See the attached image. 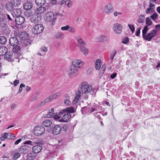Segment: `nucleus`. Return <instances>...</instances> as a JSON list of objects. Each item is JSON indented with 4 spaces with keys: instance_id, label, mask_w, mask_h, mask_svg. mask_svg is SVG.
I'll return each mask as SVG.
<instances>
[{
    "instance_id": "0e129e2a",
    "label": "nucleus",
    "mask_w": 160,
    "mask_h": 160,
    "mask_svg": "<svg viewBox=\"0 0 160 160\" xmlns=\"http://www.w3.org/2000/svg\"><path fill=\"white\" fill-rule=\"evenodd\" d=\"M41 50L44 52H46L47 51V48L46 47H42L40 48Z\"/></svg>"
},
{
    "instance_id": "b1692460",
    "label": "nucleus",
    "mask_w": 160,
    "mask_h": 160,
    "mask_svg": "<svg viewBox=\"0 0 160 160\" xmlns=\"http://www.w3.org/2000/svg\"><path fill=\"white\" fill-rule=\"evenodd\" d=\"M52 124V121L50 120H46L43 121L42 124L46 127H50Z\"/></svg>"
},
{
    "instance_id": "bb28decb",
    "label": "nucleus",
    "mask_w": 160,
    "mask_h": 160,
    "mask_svg": "<svg viewBox=\"0 0 160 160\" xmlns=\"http://www.w3.org/2000/svg\"><path fill=\"white\" fill-rule=\"evenodd\" d=\"M101 61L100 59H97L96 61L95 64V66L96 69L98 70L100 69L101 67Z\"/></svg>"
},
{
    "instance_id": "9d476101",
    "label": "nucleus",
    "mask_w": 160,
    "mask_h": 160,
    "mask_svg": "<svg viewBox=\"0 0 160 160\" xmlns=\"http://www.w3.org/2000/svg\"><path fill=\"white\" fill-rule=\"evenodd\" d=\"M35 10V13L37 15H39L44 12L46 11H48L49 9L48 7L46 8L42 6H39Z\"/></svg>"
},
{
    "instance_id": "39448f33",
    "label": "nucleus",
    "mask_w": 160,
    "mask_h": 160,
    "mask_svg": "<svg viewBox=\"0 0 160 160\" xmlns=\"http://www.w3.org/2000/svg\"><path fill=\"white\" fill-rule=\"evenodd\" d=\"M44 29L43 25L41 24H37L34 25L32 29V32L35 34H40Z\"/></svg>"
},
{
    "instance_id": "ddd939ff",
    "label": "nucleus",
    "mask_w": 160,
    "mask_h": 160,
    "mask_svg": "<svg viewBox=\"0 0 160 160\" xmlns=\"http://www.w3.org/2000/svg\"><path fill=\"white\" fill-rule=\"evenodd\" d=\"M12 50L14 53H16V55L15 57L16 58H18V57L21 55L20 53L18 52L20 50V47L18 45V44L12 46Z\"/></svg>"
},
{
    "instance_id": "e2e57ef3",
    "label": "nucleus",
    "mask_w": 160,
    "mask_h": 160,
    "mask_svg": "<svg viewBox=\"0 0 160 160\" xmlns=\"http://www.w3.org/2000/svg\"><path fill=\"white\" fill-rule=\"evenodd\" d=\"M92 69L91 68H88L87 70V74L88 75H90L92 72Z\"/></svg>"
},
{
    "instance_id": "49530a36",
    "label": "nucleus",
    "mask_w": 160,
    "mask_h": 160,
    "mask_svg": "<svg viewBox=\"0 0 160 160\" xmlns=\"http://www.w3.org/2000/svg\"><path fill=\"white\" fill-rule=\"evenodd\" d=\"M128 26L129 27L130 29L131 30V32L132 33H133L135 30V27L133 25L128 24Z\"/></svg>"
},
{
    "instance_id": "de8ad7c7",
    "label": "nucleus",
    "mask_w": 160,
    "mask_h": 160,
    "mask_svg": "<svg viewBox=\"0 0 160 160\" xmlns=\"http://www.w3.org/2000/svg\"><path fill=\"white\" fill-rule=\"evenodd\" d=\"M129 40V38L128 37H126L122 40V42L124 44H127Z\"/></svg>"
},
{
    "instance_id": "dca6fc26",
    "label": "nucleus",
    "mask_w": 160,
    "mask_h": 160,
    "mask_svg": "<svg viewBox=\"0 0 160 160\" xmlns=\"http://www.w3.org/2000/svg\"><path fill=\"white\" fill-rule=\"evenodd\" d=\"M22 12L20 9H14L12 12V14L14 18H16L18 17L21 16Z\"/></svg>"
},
{
    "instance_id": "0eeeda50",
    "label": "nucleus",
    "mask_w": 160,
    "mask_h": 160,
    "mask_svg": "<svg viewBox=\"0 0 160 160\" xmlns=\"http://www.w3.org/2000/svg\"><path fill=\"white\" fill-rule=\"evenodd\" d=\"M15 136L13 134L10 133H5L2 134L0 138L1 141H4L5 139H14Z\"/></svg>"
},
{
    "instance_id": "603ef678",
    "label": "nucleus",
    "mask_w": 160,
    "mask_h": 160,
    "mask_svg": "<svg viewBox=\"0 0 160 160\" xmlns=\"http://www.w3.org/2000/svg\"><path fill=\"white\" fill-rule=\"evenodd\" d=\"M24 144L30 145L32 146H33V144H32V142L30 140L26 141L24 142Z\"/></svg>"
},
{
    "instance_id": "864d4df0",
    "label": "nucleus",
    "mask_w": 160,
    "mask_h": 160,
    "mask_svg": "<svg viewBox=\"0 0 160 160\" xmlns=\"http://www.w3.org/2000/svg\"><path fill=\"white\" fill-rule=\"evenodd\" d=\"M31 44L29 40H25L24 44L26 46L29 45Z\"/></svg>"
},
{
    "instance_id": "4c0bfd02",
    "label": "nucleus",
    "mask_w": 160,
    "mask_h": 160,
    "mask_svg": "<svg viewBox=\"0 0 160 160\" xmlns=\"http://www.w3.org/2000/svg\"><path fill=\"white\" fill-rule=\"evenodd\" d=\"M148 27L147 26H145L144 28L143 29L142 31V38L146 35V34L147 33L148 30Z\"/></svg>"
},
{
    "instance_id": "2eb2a0df",
    "label": "nucleus",
    "mask_w": 160,
    "mask_h": 160,
    "mask_svg": "<svg viewBox=\"0 0 160 160\" xmlns=\"http://www.w3.org/2000/svg\"><path fill=\"white\" fill-rule=\"evenodd\" d=\"M14 20L15 21L17 24L21 25L24 23L25 19L23 16L21 15L16 18Z\"/></svg>"
},
{
    "instance_id": "4be33fe9",
    "label": "nucleus",
    "mask_w": 160,
    "mask_h": 160,
    "mask_svg": "<svg viewBox=\"0 0 160 160\" xmlns=\"http://www.w3.org/2000/svg\"><path fill=\"white\" fill-rule=\"evenodd\" d=\"M8 48L5 46L1 45L0 46V56L4 55L6 52H8Z\"/></svg>"
},
{
    "instance_id": "052dcab7",
    "label": "nucleus",
    "mask_w": 160,
    "mask_h": 160,
    "mask_svg": "<svg viewBox=\"0 0 160 160\" xmlns=\"http://www.w3.org/2000/svg\"><path fill=\"white\" fill-rule=\"evenodd\" d=\"M64 141L62 139H61V140H60L58 141V145L59 146H61L62 144H64Z\"/></svg>"
},
{
    "instance_id": "6e6d98bb",
    "label": "nucleus",
    "mask_w": 160,
    "mask_h": 160,
    "mask_svg": "<svg viewBox=\"0 0 160 160\" xmlns=\"http://www.w3.org/2000/svg\"><path fill=\"white\" fill-rule=\"evenodd\" d=\"M65 104L67 105H70L71 104V102L68 100H64Z\"/></svg>"
},
{
    "instance_id": "8fccbe9b",
    "label": "nucleus",
    "mask_w": 160,
    "mask_h": 160,
    "mask_svg": "<svg viewBox=\"0 0 160 160\" xmlns=\"http://www.w3.org/2000/svg\"><path fill=\"white\" fill-rule=\"evenodd\" d=\"M47 99V98H46L45 100L44 101H42L40 104V105H39V106H40L41 105H43L45 103L48 102H49V100L48 99Z\"/></svg>"
},
{
    "instance_id": "5701e85b",
    "label": "nucleus",
    "mask_w": 160,
    "mask_h": 160,
    "mask_svg": "<svg viewBox=\"0 0 160 160\" xmlns=\"http://www.w3.org/2000/svg\"><path fill=\"white\" fill-rule=\"evenodd\" d=\"M23 7L24 9L28 10L32 8V4L30 2H26L23 4Z\"/></svg>"
},
{
    "instance_id": "473e14b6",
    "label": "nucleus",
    "mask_w": 160,
    "mask_h": 160,
    "mask_svg": "<svg viewBox=\"0 0 160 160\" xmlns=\"http://www.w3.org/2000/svg\"><path fill=\"white\" fill-rule=\"evenodd\" d=\"M60 94L59 93L55 94H52L48 98H47V99H49V102L53 100L56 98L57 97H58Z\"/></svg>"
},
{
    "instance_id": "c03bdc74",
    "label": "nucleus",
    "mask_w": 160,
    "mask_h": 160,
    "mask_svg": "<svg viewBox=\"0 0 160 160\" xmlns=\"http://www.w3.org/2000/svg\"><path fill=\"white\" fill-rule=\"evenodd\" d=\"M53 116H52V118H53L55 120H58L60 118V116H59L60 115H58L57 114H55V113H52Z\"/></svg>"
},
{
    "instance_id": "3c124183",
    "label": "nucleus",
    "mask_w": 160,
    "mask_h": 160,
    "mask_svg": "<svg viewBox=\"0 0 160 160\" xmlns=\"http://www.w3.org/2000/svg\"><path fill=\"white\" fill-rule=\"evenodd\" d=\"M141 28H138L137 29L135 33V35L136 36H139Z\"/></svg>"
},
{
    "instance_id": "a18cd8bd",
    "label": "nucleus",
    "mask_w": 160,
    "mask_h": 160,
    "mask_svg": "<svg viewBox=\"0 0 160 160\" xmlns=\"http://www.w3.org/2000/svg\"><path fill=\"white\" fill-rule=\"evenodd\" d=\"M25 85L23 84H22V83L20 85V87H19V90L18 92V93H20L22 90V88L23 87H25Z\"/></svg>"
},
{
    "instance_id": "423d86ee",
    "label": "nucleus",
    "mask_w": 160,
    "mask_h": 160,
    "mask_svg": "<svg viewBox=\"0 0 160 160\" xmlns=\"http://www.w3.org/2000/svg\"><path fill=\"white\" fill-rule=\"evenodd\" d=\"M45 131V128L43 126H37L34 128L33 133L35 136H40L44 133Z\"/></svg>"
},
{
    "instance_id": "6e6552de",
    "label": "nucleus",
    "mask_w": 160,
    "mask_h": 160,
    "mask_svg": "<svg viewBox=\"0 0 160 160\" xmlns=\"http://www.w3.org/2000/svg\"><path fill=\"white\" fill-rule=\"evenodd\" d=\"M114 11V8L113 5L111 3H108L105 6L104 8V11L106 13L110 14Z\"/></svg>"
},
{
    "instance_id": "c85d7f7f",
    "label": "nucleus",
    "mask_w": 160,
    "mask_h": 160,
    "mask_svg": "<svg viewBox=\"0 0 160 160\" xmlns=\"http://www.w3.org/2000/svg\"><path fill=\"white\" fill-rule=\"evenodd\" d=\"M5 13L0 11V22H5Z\"/></svg>"
},
{
    "instance_id": "09e8293b",
    "label": "nucleus",
    "mask_w": 160,
    "mask_h": 160,
    "mask_svg": "<svg viewBox=\"0 0 160 160\" xmlns=\"http://www.w3.org/2000/svg\"><path fill=\"white\" fill-rule=\"evenodd\" d=\"M70 26L69 25H67L65 26L61 27V30L63 31H66L68 30Z\"/></svg>"
},
{
    "instance_id": "cd10ccee",
    "label": "nucleus",
    "mask_w": 160,
    "mask_h": 160,
    "mask_svg": "<svg viewBox=\"0 0 160 160\" xmlns=\"http://www.w3.org/2000/svg\"><path fill=\"white\" fill-rule=\"evenodd\" d=\"M145 15H140L137 21L138 23H143L144 22Z\"/></svg>"
},
{
    "instance_id": "7c9ffc66",
    "label": "nucleus",
    "mask_w": 160,
    "mask_h": 160,
    "mask_svg": "<svg viewBox=\"0 0 160 160\" xmlns=\"http://www.w3.org/2000/svg\"><path fill=\"white\" fill-rule=\"evenodd\" d=\"M7 41L6 38L4 36H0V43L2 44H5Z\"/></svg>"
},
{
    "instance_id": "9b49d317",
    "label": "nucleus",
    "mask_w": 160,
    "mask_h": 160,
    "mask_svg": "<svg viewBox=\"0 0 160 160\" xmlns=\"http://www.w3.org/2000/svg\"><path fill=\"white\" fill-rule=\"evenodd\" d=\"M122 28V26L118 23L114 24L113 26V30L117 34H119L121 32Z\"/></svg>"
},
{
    "instance_id": "f03ea898",
    "label": "nucleus",
    "mask_w": 160,
    "mask_h": 160,
    "mask_svg": "<svg viewBox=\"0 0 160 160\" xmlns=\"http://www.w3.org/2000/svg\"><path fill=\"white\" fill-rule=\"evenodd\" d=\"M75 109L73 107H67L60 111L58 114L61 116L64 114L62 116L60 122H67L70 118H73L75 115L73 113L75 112Z\"/></svg>"
},
{
    "instance_id": "c9c22d12",
    "label": "nucleus",
    "mask_w": 160,
    "mask_h": 160,
    "mask_svg": "<svg viewBox=\"0 0 160 160\" xmlns=\"http://www.w3.org/2000/svg\"><path fill=\"white\" fill-rule=\"evenodd\" d=\"M152 23V22L151 21L149 17H147L146 19V24L147 27L151 26Z\"/></svg>"
},
{
    "instance_id": "4468645a",
    "label": "nucleus",
    "mask_w": 160,
    "mask_h": 160,
    "mask_svg": "<svg viewBox=\"0 0 160 160\" xmlns=\"http://www.w3.org/2000/svg\"><path fill=\"white\" fill-rule=\"evenodd\" d=\"M62 130V127L59 125L54 126L52 130V133L55 135L59 134Z\"/></svg>"
},
{
    "instance_id": "a878e982",
    "label": "nucleus",
    "mask_w": 160,
    "mask_h": 160,
    "mask_svg": "<svg viewBox=\"0 0 160 160\" xmlns=\"http://www.w3.org/2000/svg\"><path fill=\"white\" fill-rule=\"evenodd\" d=\"M90 108L88 107H85L82 108L81 109V111L82 114H84V113H87L88 114H89V112Z\"/></svg>"
},
{
    "instance_id": "aec40b11",
    "label": "nucleus",
    "mask_w": 160,
    "mask_h": 160,
    "mask_svg": "<svg viewBox=\"0 0 160 160\" xmlns=\"http://www.w3.org/2000/svg\"><path fill=\"white\" fill-rule=\"evenodd\" d=\"M42 149V146L39 145H36L33 147L32 148V151L34 153H37L39 152Z\"/></svg>"
},
{
    "instance_id": "20e7f679",
    "label": "nucleus",
    "mask_w": 160,
    "mask_h": 160,
    "mask_svg": "<svg viewBox=\"0 0 160 160\" xmlns=\"http://www.w3.org/2000/svg\"><path fill=\"white\" fill-rule=\"evenodd\" d=\"M67 72L69 77L73 78L78 74V69L75 66L72 65L67 70Z\"/></svg>"
},
{
    "instance_id": "7ed1b4c3",
    "label": "nucleus",
    "mask_w": 160,
    "mask_h": 160,
    "mask_svg": "<svg viewBox=\"0 0 160 160\" xmlns=\"http://www.w3.org/2000/svg\"><path fill=\"white\" fill-rule=\"evenodd\" d=\"M75 39L77 42V46L79 48L80 51L83 52V54L86 55L88 52V49L85 47L86 43L81 37L77 36Z\"/></svg>"
},
{
    "instance_id": "ea45409f",
    "label": "nucleus",
    "mask_w": 160,
    "mask_h": 160,
    "mask_svg": "<svg viewBox=\"0 0 160 160\" xmlns=\"http://www.w3.org/2000/svg\"><path fill=\"white\" fill-rule=\"evenodd\" d=\"M158 33V31L153 29L151 30L149 33L154 38L156 35Z\"/></svg>"
},
{
    "instance_id": "f3484780",
    "label": "nucleus",
    "mask_w": 160,
    "mask_h": 160,
    "mask_svg": "<svg viewBox=\"0 0 160 160\" xmlns=\"http://www.w3.org/2000/svg\"><path fill=\"white\" fill-rule=\"evenodd\" d=\"M29 148L28 146L25 145L22 146L19 149V152L22 154L26 153L29 150Z\"/></svg>"
},
{
    "instance_id": "412c9836",
    "label": "nucleus",
    "mask_w": 160,
    "mask_h": 160,
    "mask_svg": "<svg viewBox=\"0 0 160 160\" xmlns=\"http://www.w3.org/2000/svg\"><path fill=\"white\" fill-rule=\"evenodd\" d=\"M13 53L12 52H8L5 53L4 55V58L5 59L8 60L9 61H12V56Z\"/></svg>"
},
{
    "instance_id": "37998d69",
    "label": "nucleus",
    "mask_w": 160,
    "mask_h": 160,
    "mask_svg": "<svg viewBox=\"0 0 160 160\" xmlns=\"http://www.w3.org/2000/svg\"><path fill=\"white\" fill-rule=\"evenodd\" d=\"M64 36V34L61 32H59L56 34V37L57 38H62Z\"/></svg>"
},
{
    "instance_id": "2f4dec72",
    "label": "nucleus",
    "mask_w": 160,
    "mask_h": 160,
    "mask_svg": "<svg viewBox=\"0 0 160 160\" xmlns=\"http://www.w3.org/2000/svg\"><path fill=\"white\" fill-rule=\"evenodd\" d=\"M153 38V37L149 33L143 38L144 39L148 41H150Z\"/></svg>"
},
{
    "instance_id": "680f3d73",
    "label": "nucleus",
    "mask_w": 160,
    "mask_h": 160,
    "mask_svg": "<svg viewBox=\"0 0 160 160\" xmlns=\"http://www.w3.org/2000/svg\"><path fill=\"white\" fill-rule=\"evenodd\" d=\"M4 32L5 34H8L10 33V31L9 28H7Z\"/></svg>"
},
{
    "instance_id": "774afa93",
    "label": "nucleus",
    "mask_w": 160,
    "mask_h": 160,
    "mask_svg": "<svg viewBox=\"0 0 160 160\" xmlns=\"http://www.w3.org/2000/svg\"><path fill=\"white\" fill-rule=\"evenodd\" d=\"M19 83V81L18 80H15L13 82L14 86H16Z\"/></svg>"
},
{
    "instance_id": "a19ab883",
    "label": "nucleus",
    "mask_w": 160,
    "mask_h": 160,
    "mask_svg": "<svg viewBox=\"0 0 160 160\" xmlns=\"http://www.w3.org/2000/svg\"><path fill=\"white\" fill-rule=\"evenodd\" d=\"M158 16V15L155 12L153 13L152 15L150 17L152 20H154L156 19Z\"/></svg>"
},
{
    "instance_id": "72a5a7b5",
    "label": "nucleus",
    "mask_w": 160,
    "mask_h": 160,
    "mask_svg": "<svg viewBox=\"0 0 160 160\" xmlns=\"http://www.w3.org/2000/svg\"><path fill=\"white\" fill-rule=\"evenodd\" d=\"M108 38L107 36H101L99 38V41L104 42L108 40Z\"/></svg>"
},
{
    "instance_id": "f8f14e48",
    "label": "nucleus",
    "mask_w": 160,
    "mask_h": 160,
    "mask_svg": "<svg viewBox=\"0 0 160 160\" xmlns=\"http://www.w3.org/2000/svg\"><path fill=\"white\" fill-rule=\"evenodd\" d=\"M72 65L74 66L77 68H80L82 67L83 62L81 60L75 59L72 62Z\"/></svg>"
},
{
    "instance_id": "58836bf2",
    "label": "nucleus",
    "mask_w": 160,
    "mask_h": 160,
    "mask_svg": "<svg viewBox=\"0 0 160 160\" xmlns=\"http://www.w3.org/2000/svg\"><path fill=\"white\" fill-rule=\"evenodd\" d=\"M11 1L16 7L18 6L21 3V0H12Z\"/></svg>"
},
{
    "instance_id": "4d7b16f0",
    "label": "nucleus",
    "mask_w": 160,
    "mask_h": 160,
    "mask_svg": "<svg viewBox=\"0 0 160 160\" xmlns=\"http://www.w3.org/2000/svg\"><path fill=\"white\" fill-rule=\"evenodd\" d=\"M68 31L73 33L75 32V30L73 28L70 26V28L68 29Z\"/></svg>"
},
{
    "instance_id": "393cba45",
    "label": "nucleus",
    "mask_w": 160,
    "mask_h": 160,
    "mask_svg": "<svg viewBox=\"0 0 160 160\" xmlns=\"http://www.w3.org/2000/svg\"><path fill=\"white\" fill-rule=\"evenodd\" d=\"M35 2L38 6H42L46 2V0H35Z\"/></svg>"
},
{
    "instance_id": "338daca9",
    "label": "nucleus",
    "mask_w": 160,
    "mask_h": 160,
    "mask_svg": "<svg viewBox=\"0 0 160 160\" xmlns=\"http://www.w3.org/2000/svg\"><path fill=\"white\" fill-rule=\"evenodd\" d=\"M22 140L21 138H20L16 140L14 142L15 145H17L20 143Z\"/></svg>"
},
{
    "instance_id": "f257e3e1",
    "label": "nucleus",
    "mask_w": 160,
    "mask_h": 160,
    "mask_svg": "<svg viewBox=\"0 0 160 160\" xmlns=\"http://www.w3.org/2000/svg\"><path fill=\"white\" fill-rule=\"evenodd\" d=\"M94 91L95 90L92 88V86H89L86 82H83L79 86L78 91L76 93L75 99L78 100L81 96L89 93L93 95Z\"/></svg>"
},
{
    "instance_id": "e433bc0d",
    "label": "nucleus",
    "mask_w": 160,
    "mask_h": 160,
    "mask_svg": "<svg viewBox=\"0 0 160 160\" xmlns=\"http://www.w3.org/2000/svg\"><path fill=\"white\" fill-rule=\"evenodd\" d=\"M35 156L34 154L29 153L27 156L28 160H34L35 158Z\"/></svg>"
},
{
    "instance_id": "6ab92c4d",
    "label": "nucleus",
    "mask_w": 160,
    "mask_h": 160,
    "mask_svg": "<svg viewBox=\"0 0 160 160\" xmlns=\"http://www.w3.org/2000/svg\"><path fill=\"white\" fill-rule=\"evenodd\" d=\"M9 42L11 46L18 44V40L15 37H11L9 39Z\"/></svg>"
},
{
    "instance_id": "5fc2aeb1",
    "label": "nucleus",
    "mask_w": 160,
    "mask_h": 160,
    "mask_svg": "<svg viewBox=\"0 0 160 160\" xmlns=\"http://www.w3.org/2000/svg\"><path fill=\"white\" fill-rule=\"evenodd\" d=\"M115 68L117 69H122V66H121L120 63L119 62L116 66Z\"/></svg>"
},
{
    "instance_id": "79ce46f5",
    "label": "nucleus",
    "mask_w": 160,
    "mask_h": 160,
    "mask_svg": "<svg viewBox=\"0 0 160 160\" xmlns=\"http://www.w3.org/2000/svg\"><path fill=\"white\" fill-rule=\"evenodd\" d=\"M21 156L19 152H16L13 155V159L16 160Z\"/></svg>"
},
{
    "instance_id": "69168bd1",
    "label": "nucleus",
    "mask_w": 160,
    "mask_h": 160,
    "mask_svg": "<svg viewBox=\"0 0 160 160\" xmlns=\"http://www.w3.org/2000/svg\"><path fill=\"white\" fill-rule=\"evenodd\" d=\"M52 116H53L52 113H50L49 112H48V113H47L46 117L47 118H52Z\"/></svg>"
},
{
    "instance_id": "1a4fd4ad",
    "label": "nucleus",
    "mask_w": 160,
    "mask_h": 160,
    "mask_svg": "<svg viewBox=\"0 0 160 160\" xmlns=\"http://www.w3.org/2000/svg\"><path fill=\"white\" fill-rule=\"evenodd\" d=\"M54 15L52 12H48L46 13L44 18L46 21L47 22H50L52 21L53 19Z\"/></svg>"
},
{
    "instance_id": "bf43d9fd",
    "label": "nucleus",
    "mask_w": 160,
    "mask_h": 160,
    "mask_svg": "<svg viewBox=\"0 0 160 160\" xmlns=\"http://www.w3.org/2000/svg\"><path fill=\"white\" fill-rule=\"evenodd\" d=\"M117 75L116 73H113L110 75V78L112 79H114L115 78Z\"/></svg>"
},
{
    "instance_id": "a211bd4d",
    "label": "nucleus",
    "mask_w": 160,
    "mask_h": 160,
    "mask_svg": "<svg viewBox=\"0 0 160 160\" xmlns=\"http://www.w3.org/2000/svg\"><path fill=\"white\" fill-rule=\"evenodd\" d=\"M16 7L12 1L7 3L6 5V9L9 11H13L14 9V8Z\"/></svg>"
},
{
    "instance_id": "f704fd0d",
    "label": "nucleus",
    "mask_w": 160,
    "mask_h": 160,
    "mask_svg": "<svg viewBox=\"0 0 160 160\" xmlns=\"http://www.w3.org/2000/svg\"><path fill=\"white\" fill-rule=\"evenodd\" d=\"M117 53V51L116 50H114L113 52L110 54V55L109 58L111 62L112 61L113 59V58Z\"/></svg>"
},
{
    "instance_id": "c756f323",
    "label": "nucleus",
    "mask_w": 160,
    "mask_h": 160,
    "mask_svg": "<svg viewBox=\"0 0 160 160\" xmlns=\"http://www.w3.org/2000/svg\"><path fill=\"white\" fill-rule=\"evenodd\" d=\"M5 22L8 21V22H13L9 15L5 13Z\"/></svg>"
},
{
    "instance_id": "13d9d810",
    "label": "nucleus",
    "mask_w": 160,
    "mask_h": 160,
    "mask_svg": "<svg viewBox=\"0 0 160 160\" xmlns=\"http://www.w3.org/2000/svg\"><path fill=\"white\" fill-rule=\"evenodd\" d=\"M153 11V10H152V9L150 8H148L147 9V10L146 11V13L148 14H150V11L151 12H152Z\"/></svg>"
}]
</instances>
